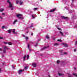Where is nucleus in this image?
<instances>
[{"label": "nucleus", "mask_w": 77, "mask_h": 77, "mask_svg": "<svg viewBox=\"0 0 77 77\" xmlns=\"http://www.w3.org/2000/svg\"><path fill=\"white\" fill-rule=\"evenodd\" d=\"M17 17L18 18H19L20 19H23V15L21 14H18L17 15Z\"/></svg>", "instance_id": "obj_3"}, {"label": "nucleus", "mask_w": 77, "mask_h": 77, "mask_svg": "<svg viewBox=\"0 0 77 77\" xmlns=\"http://www.w3.org/2000/svg\"><path fill=\"white\" fill-rule=\"evenodd\" d=\"M26 58L27 60H28L29 59V55H27Z\"/></svg>", "instance_id": "obj_24"}, {"label": "nucleus", "mask_w": 77, "mask_h": 77, "mask_svg": "<svg viewBox=\"0 0 77 77\" xmlns=\"http://www.w3.org/2000/svg\"><path fill=\"white\" fill-rule=\"evenodd\" d=\"M77 45V41L75 43V45Z\"/></svg>", "instance_id": "obj_42"}, {"label": "nucleus", "mask_w": 77, "mask_h": 77, "mask_svg": "<svg viewBox=\"0 0 77 77\" xmlns=\"http://www.w3.org/2000/svg\"><path fill=\"white\" fill-rule=\"evenodd\" d=\"M4 48L3 52L4 53H6V50H9V49H10L9 48H7L6 46H3Z\"/></svg>", "instance_id": "obj_1"}, {"label": "nucleus", "mask_w": 77, "mask_h": 77, "mask_svg": "<svg viewBox=\"0 0 77 77\" xmlns=\"http://www.w3.org/2000/svg\"><path fill=\"white\" fill-rule=\"evenodd\" d=\"M56 77H57V76H56Z\"/></svg>", "instance_id": "obj_60"}, {"label": "nucleus", "mask_w": 77, "mask_h": 77, "mask_svg": "<svg viewBox=\"0 0 77 77\" xmlns=\"http://www.w3.org/2000/svg\"><path fill=\"white\" fill-rule=\"evenodd\" d=\"M59 33L61 34V35H62V36H63V32H62V31H60Z\"/></svg>", "instance_id": "obj_19"}, {"label": "nucleus", "mask_w": 77, "mask_h": 77, "mask_svg": "<svg viewBox=\"0 0 77 77\" xmlns=\"http://www.w3.org/2000/svg\"><path fill=\"white\" fill-rule=\"evenodd\" d=\"M12 67L13 69H15V66H12Z\"/></svg>", "instance_id": "obj_33"}, {"label": "nucleus", "mask_w": 77, "mask_h": 77, "mask_svg": "<svg viewBox=\"0 0 77 77\" xmlns=\"http://www.w3.org/2000/svg\"><path fill=\"white\" fill-rule=\"evenodd\" d=\"M9 0H7V3H8V2H10V1H9Z\"/></svg>", "instance_id": "obj_46"}, {"label": "nucleus", "mask_w": 77, "mask_h": 77, "mask_svg": "<svg viewBox=\"0 0 77 77\" xmlns=\"http://www.w3.org/2000/svg\"><path fill=\"white\" fill-rule=\"evenodd\" d=\"M12 32L14 34H17V33L15 32V29H14L13 30Z\"/></svg>", "instance_id": "obj_8"}, {"label": "nucleus", "mask_w": 77, "mask_h": 77, "mask_svg": "<svg viewBox=\"0 0 77 77\" xmlns=\"http://www.w3.org/2000/svg\"><path fill=\"white\" fill-rule=\"evenodd\" d=\"M33 27V26L32 25V26H30V27Z\"/></svg>", "instance_id": "obj_44"}, {"label": "nucleus", "mask_w": 77, "mask_h": 77, "mask_svg": "<svg viewBox=\"0 0 77 77\" xmlns=\"http://www.w3.org/2000/svg\"><path fill=\"white\" fill-rule=\"evenodd\" d=\"M49 38H50V37L48 35H47L46 36V39H49Z\"/></svg>", "instance_id": "obj_17"}, {"label": "nucleus", "mask_w": 77, "mask_h": 77, "mask_svg": "<svg viewBox=\"0 0 77 77\" xmlns=\"http://www.w3.org/2000/svg\"><path fill=\"white\" fill-rule=\"evenodd\" d=\"M75 27H77V26H76Z\"/></svg>", "instance_id": "obj_57"}, {"label": "nucleus", "mask_w": 77, "mask_h": 77, "mask_svg": "<svg viewBox=\"0 0 77 77\" xmlns=\"http://www.w3.org/2000/svg\"><path fill=\"white\" fill-rule=\"evenodd\" d=\"M14 9V8L13 7H11V10H13Z\"/></svg>", "instance_id": "obj_36"}, {"label": "nucleus", "mask_w": 77, "mask_h": 77, "mask_svg": "<svg viewBox=\"0 0 77 77\" xmlns=\"http://www.w3.org/2000/svg\"><path fill=\"white\" fill-rule=\"evenodd\" d=\"M57 29L59 30H61V29H60L59 28H58Z\"/></svg>", "instance_id": "obj_35"}, {"label": "nucleus", "mask_w": 77, "mask_h": 77, "mask_svg": "<svg viewBox=\"0 0 77 77\" xmlns=\"http://www.w3.org/2000/svg\"><path fill=\"white\" fill-rule=\"evenodd\" d=\"M26 55H24L23 57V60L25 61L26 60Z\"/></svg>", "instance_id": "obj_9"}, {"label": "nucleus", "mask_w": 77, "mask_h": 77, "mask_svg": "<svg viewBox=\"0 0 77 77\" xmlns=\"http://www.w3.org/2000/svg\"><path fill=\"white\" fill-rule=\"evenodd\" d=\"M72 2H74V0H72Z\"/></svg>", "instance_id": "obj_56"}, {"label": "nucleus", "mask_w": 77, "mask_h": 77, "mask_svg": "<svg viewBox=\"0 0 77 77\" xmlns=\"http://www.w3.org/2000/svg\"><path fill=\"white\" fill-rule=\"evenodd\" d=\"M58 74L59 75H64V74L62 73H60L59 72H58Z\"/></svg>", "instance_id": "obj_15"}, {"label": "nucleus", "mask_w": 77, "mask_h": 77, "mask_svg": "<svg viewBox=\"0 0 77 77\" xmlns=\"http://www.w3.org/2000/svg\"><path fill=\"white\" fill-rule=\"evenodd\" d=\"M37 9H38V8H34V10H36Z\"/></svg>", "instance_id": "obj_37"}, {"label": "nucleus", "mask_w": 77, "mask_h": 77, "mask_svg": "<svg viewBox=\"0 0 77 77\" xmlns=\"http://www.w3.org/2000/svg\"><path fill=\"white\" fill-rule=\"evenodd\" d=\"M32 17L33 18H35V15H34V14L32 15Z\"/></svg>", "instance_id": "obj_21"}, {"label": "nucleus", "mask_w": 77, "mask_h": 77, "mask_svg": "<svg viewBox=\"0 0 77 77\" xmlns=\"http://www.w3.org/2000/svg\"><path fill=\"white\" fill-rule=\"evenodd\" d=\"M47 48V47H44L43 48H42V49H41V51H42V50H44V49H45V48Z\"/></svg>", "instance_id": "obj_12"}, {"label": "nucleus", "mask_w": 77, "mask_h": 77, "mask_svg": "<svg viewBox=\"0 0 77 77\" xmlns=\"http://www.w3.org/2000/svg\"><path fill=\"white\" fill-rule=\"evenodd\" d=\"M61 45H63L64 47H68V45H67L66 43H61Z\"/></svg>", "instance_id": "obj_5"}, {"label": "nucleus", "mask_w": 77, "mask_h": 77, "mask_svg": "<svg viewBox=\"0 0 77 77\" xmlns=\"http://www.w3.org/2000/svg\"><path fill=\"white\" fill-rule=\"evenodd\" d=\"M31 50H31V49H29V51H31Z\"/></svg>", "instance_id": "obj_55"}, {"label": "nucleus", "mask_w": 77, "mask_h": 77, "mask_svg": "<svg viewBox=\"0 0 77 77\" xmlns=\"http://www.w3.org/2000/svg\"><path fill=\"white\" fill-rule=\"evenodd\" d=\"M55 10H56V8L53 9L51 10L50 11V12H54V11H55Z\"/></svg>", "instance_id": "obj_10"}, {"label": "nucleus", "mask_w": 77, "mask_h": 77, "mask_svg": "<svg viewBox=\"0 0 77 77\" xmlns=\"http://www.w3.org/2000/svg\"><path fill=\"white\" fill-rule=\"evenodd\" d=\"M1 68H0V72H1Z\"/></svg>", "instance_id": "obj_53"}, {"label": "nucleus", "mask_w": 77, "mask_h": 77, "mask_svg": "<svg viewBox=\"0 0 77 77\" xmlns=\"http://www.w3.org/2000/svg\"><path fill=\"white\" fill-rule=\"evenodd\" d=\"M3 11H4V9H1L0 10V12H3Z\"/></svg>", "instance_id": "obj_22"}, {"label": "nucleus", "mask_w": 77, "mask_h": 77, "mask_svg": "<svg viewBox=\"0 0 77 77\" xmlns=\"http://www.w3.org/2000/svg\"><path fill=\"white\" fill-rule=\"evenodd\" d=\"M76 51V49H74V52H75Z\"/></svg>", "instance_id": "obj_45"}, {"label": "nucleus", "mask_w": 77, "mask_h": 77, "mask_svg": "<svg viewBox=\"0 0 77 77\" xmlns=\"http://www.w3.org/2000/svg\"><path fill=\"white\" fill-rule=\"evenodd\" d=\"M32 66L34 67H36V63H33L32 64Z\"/></svg>", "instance_id": "obj_11"}, {"label": "nucleus", "mask_w": 77, "mask_h": 77, "mask_svg": "<svg viewBox=\"0 0 77 77\" xmlns=\"http://www.w3.org/2000/svg\"><path fill=\"white\" fill-rule=\"evenodd\" d=\"M57 41H60V42H62V40L58 39V40H57Z\"/></svg>", "instance_id": "obj_29"}, {"label": "nucleus", "mask_w": 77, "mask_h": 77, "mask_svg": "<svg viewBox=\"0 0 77 77\" xmlns=\"http://www.w3.org/2000/svg\"><path fill=\"white\" fill-rule=\"evenodd\" d=\"M17 21L18 20H15L13 23V24H15V23H16Z\"/></svg>", "instance_id": "obj_7"}, {"label": "nucleus", "mask_w": 77, "mask_h": 77, "mask_svg": "<svg viewBox=\"0 0 77 77\" xmlns=\"http://www.w3.org/2000/svg\"><path fill=\"white\" fill-rule=\"evenodd\" d=\"M5 28V26H2V29H3V28Z\"/></svg>", "instance_id": "obj_48"}, {"label": "nucleus", "mask_w": 77, "mask_h": 77, "mask_svg": "<svg viewBox=\"0 0 77 77\" xmlns=\"http://www.w3.org/2000/svg\"><path fill=\"white\" fill-rule=\"evenodd\" d=\"M25 39H26V41H27V40L29 39V37H28L27 36H26L25 37Z\"/></svg>", "instance_id": "obj_16"}, {"label": "nucleus", "mask_w": 77, "mask_h": 77, "mask_svg": "<svg viewBox=\"0 0 77 77\" xmlns=\"http://www.w3.org/2000/svg\"><path fill=\"white\" fill-rule=\"evenodd\" d=\"M53 40H54L56 39V38H53Z\"/></svg>", "instance_id": "obj_40"}, {"label": "nucleus", "mask_w": 77, "mask_h": 77, "mask_svg": "<svg viewBox=\"0 0 77 77\" xmlns=\"http://www.w3.org/2000/svg\"><path fill=\"white\" fill-rule=\"evenodd\" d=\"M27 29H29V27H27V28H25V30Z\"/></svg>", "instance_id": "obj_49"}, {"label": "nucleus", "mask_w": 77, "mask_h": 77, "mask_svg": "<svg viewBox=\"0 0 77 77\" xmlns=\"http://www.w3.org/2000/svg\"><path fill=\"white\" fill-rule=\"evenodd\" d=\"M38 42L36 43V44L35 45V47H37V46H38Z\"/></svg>", "instance_id": "obj_25"}, {"label": "nucleus", "mask_w": 77, "mask_h": 77, "mask_svg": "<svg viewBox=\"0 0 77 77\" xmlns=\"http://www.w3.org/2000/svg\"><path fill=\"white\" fill-rule=\"evenodd\" d=\"M26 33H29V31H26Z\"/></svg>", "instance_id": "obj_51"}, {"label": "nucleus", "mask_w": 77, "mask_h": 77, "mask_svg": "<svg viewBox=\"0 0 77 77\" xmlns=\"http://www.w3.org/2000/svg\"><path fill=\"white\" fill-rule=\"evenodd\" d=\"M30 42V43H32V42Z\"/></svg>", "instance_id": "obj_54"}, {"label": "nucleus", "mask_w": 77, "mask_h": 77, "mask_svg": "<svg viewBox=\"0 0 77 77\" xmlns=\"http://www.w3.org/2000/svg\"><path fill=\"white\" fill-rule=\"evenodd\" d=\"M63 52V50H61L59 51L60 53H62Z\"/></svg>", "instance_id": "obj_31"}, {"label": "nucleus", "mask_w": 77, "mask_h": 77, "mask_svg": "<svg viewBox=\"0 0 77 77\" xmlns=\"http://www.w3.org/2000/svg\"><path fill=\"white\" fill-rule=\"evenodd\" d=\"M8 3L9 4V8H12V3L8 1Z\"/></svg>", "instance_id": "obj_4"}, {"label": "nucleus", "mask_w": 77, "mask_h": 77, "mask_svg": "<svg viewBox=\"0 0 77 77\" xmlns=\"http://www.w3.org/2000/svg\"><path fill=\"white\" fill-rule=\"evenodd\" d=\"M41 56H42V54H41Z\"/></svg>", "instance_id": "obj_58"}, {"label": "nucleus", "mask_w": 77, "mask_h": 77, "mask_svg": "<svg viewBox=\"0 0 77 77\" xmlns=\"http://www.w3.org/2000/svg\"><path fill=\"white\" fill-rule=\"evenodd\" d=\"M72 75H74L75 76V77H77V74H75L74 73H72Z\"/></svg>", "instance_id": "obj_18"}, {"label": "nucleus", "mask_w": 77, "mask_h": 77, "mask_svg": "<svg viewBox=\"0 0 77 77\" xmlns=\"http://www.w3.org/2000/svg\"><path fill=\"white\" fill-rule=\"evenodd\" d=\"M28 67L27 66H26V67H25L24 69L26 70L27 69Z\"/></svg>", "instance_id": "obj_27"}, {"label": "nucleus", "mask_w": 77, "mask_h": 77, "mask_svg": "<svg viewBox=\"0 0 77 77\" xmlns=\"http://www.w3.org/2000/svg\"><path fill=\"white\" fill-rule=\"evenodd\" d=\"M0 39H3V38L0 37Z\"/></svg>", "instance_id": "obj_39"}, {"label": "nucleus", "mask_w": 77, "mask_h": 77, "mask_svg": "<svg viewBox=\"0 0 77 77\" xmlns=\"http://www.w3.org/2000/svg\"><path fill=\"white\" fill-rule=\"evenodd\" d=\"M20 2V5H23V3L22 2V0H16V4L18 5V3Z\"/></svg>", "instance_id": "obj_2"}, {"label": "nucleus", "mask_w": 77, "mask_h": 77, "mask_svg": "<svg viewBox=\"0 0 77 77\" xmlns=\"http://www.w3.org/2000/svg\"><path fill=\"white\" fill-rule=\"evenodd\" d=\"M59 62H60V61H59V60H57V64H59Z\"/></svg>", "instance_id": "obj_28"}, {"label": "nucleus", "mask_w": 77, "mask_h": 77, "mask_svg": "<svg viewBox=\"0 0 77 77\" xmlns=\"http://www.w3.org/2000/svg\"><path fill=\"white\" fill-rule=\"evenodd\" d=\"M8 44L9 45H12V43L11 42H8Z\"/></svg>", "instance_id": "obj_26"}, {"label": "nucleus", "mask_w": 77, "mask_h": 77, "mask_svg": "<svg viewBox=\"0 0 77 77\" xmlns=\"http://www.w3.org/2000/svg\"><path fill=\"white\" fill-rule=\"evenodd\" d=\"M54 46H56V45H59V43H55L54 44Z\"/></svg>", "instance_id": "obj_20"}, {"label": "nucleus", "mask_w": 77, "mask_h": 77, "mask_svg": "<svg viewBox=\"0 0 77 77\" xmlns=\"http://www.w3.org/2000/svg\"><path fill=\"white\" fill-rule=\"evenodd\" d=\"M74 69H76V68H74Z\"/></svg>", "instance_id": "obj_52"}, {"label": "nucleus", "mask_w": 77, "mask_h": 77, "mask_svg": "<svg viewBox=\"0 0 77 77\" xmlns=\"http://www.w3.org/2000/svg\"><path fill=\"white\" fill-rule=\"evenodd\" d=\"M8 32L9 33H11L12 32V29H9V30H8Z\"/></svg>", "instance_id": "obj_14"}, {"label": "nucleus", "mask_w": 77, "mask_h": 77, "mask_svg": "<svg viewBox=\"0 0 77 77\" xmlns=\"http://www.w3.org/2000/svg\"><path fill=\"white\" fill-rule=\"evenodd\" d=\"M68 74L69 75V76H71V75H70V74H69V73H68Z\"/></svg>", "instance_id": "obj_43"}, {"label": "nucleus", "mask_w": 77, "mask_h": 77, "mask_svg": "<svg viewBox=\"0 0 77 77\" xmlns=\"http://www.w3.org/2000/svg\"><path fill=\"white\" fill-rule=\"evenodd\" d=\"M67 54V53L66 52H64L63 54H60V55H63V54Z\"/></svg>", "instance_id": "obj_23"}, {"label": "nucleus", "mask_w": 77, "mask_h": 77, "mask_svg": "<svg viewBox=\"0 0 77 77\" xmlns=\"http://www.w3.org/2000/svg\"><path fill=\"white\" fill-rule=\"evenodd\" d=\"M24 71V69L23 70H21V69H20V70H19L18 71L19 74H21V72H23V71Z\"/></svg>", "instance_id": "obj_6"}, {"label": "nucleus", "mask_w": 77, "mask_h": 77, "mask_svg": "<svg viewBox=\"0 0 77 77\" xmlns=\"http://www.w3.org/2000/svg\"><path fill=\"white\" fill-rule=\"evenodd\" d=\"M3 65H4V64H3Z\"/></svg>", "instance_id": "obj_59"}, {"label": "nucleus", "mask_w": 77, "mask_h": 77, "mask_svg": "<svg viewBox=\"0 0 77 77\" xmlns=\"http://www.w3.org/2000/svg\"><path fill=\"white\" fill-rule=\"evenodd\" d=\"M33 33H31V35H32V36H33Z\"/></svg>", "instance_id": "obj_50"}, {"label": "nucleus", "mask_w": 77, "mask_h": 77, "mask_svg": "<svg viewBox=\"0 0 77 77\" xmlns=\"http://www.w3.org/2000/svg\"><path fill=\"white\" fill-rule=\"evenodd\" d=\"M2 15H5V13H3L2 14Z\"/></svg>", "instance_id": "obj_34"}, {"label": "nucleus", "mask_w": 77, "mask_h": 77, "mask_svg": "<svg viewBox=\"0 0 77 77\" xmlns=\"http://www.w3.org/2000/svg\"><path fill=\"white\" fill-rule=\"evenodd\" d=\"M2 49L0 48V51H2Z\"/></svg>", "instance_id": "obj_47"}, {"label": "nucleus", "mask_w": 77, "mask_h": 77, "mask_svg": "<svg viewBox=\"0 0 77 77\" xmlns=\"http://www.w3.org/2000/svg\"><path fill=\"white\" fill-rule=\"evenodd\" d=\"M29 47H30V44H28V48H29Z\"/></svg>", "instance_id": "obj_30"}, {"label": "nucleus", "mask_w": 77, "mask_h": 77, "mask_svg": "<svg viewBox=\"0 0 77 77\" xmlns=\"http://www.w3.org/2000/svg\"><path fill=\"white\" fill-rule=\"evenodd\" d=\"M23 37H25V38H26V36H25V35H23Z\"/></svg>", "instance_id": "obj_38"}, {"label": "nucleus", "mask_w": 77, "mask_h": 77, "mask_svg": "<svg viewBox=\"0 0 77 77\" xmlns=\"http://www.w3.org/2000/svg\"><path fill=\"white\" fill-rule=\"evenodd\" d=\"M4 44H8V42H3Z\"/></svg>", "instance_id": "obj_32"}, {"label": "nucleus", "mask_w": 77, "mask_h": 77, "mask_svg": "<svg viewBox=\"0 0 77 77\" xmlns=\"http://www.w3.org/2000/svg\"><path fill=\"white\" fill-rule=\"evenodd\" d=\"M61 17L62 18H63V19H68V17H65L64 16H62Z\"/></svg>", "instance_id": "obj_13"}, {"label": "nucleus", "mask_w": 77, "mask_h": 77, "mask_svg": "<svg viewBox=\"0 0 77 77\" xmlns=\"http://www.w3.org/2000/svg\"><path fill=\"white\" fill-rule=\"evenodd\" d=\"M0 18H1V20H3V18H2V17H1V16H0Z\"/></svg>", "instance_id": "obj_41"}]
</instances>
